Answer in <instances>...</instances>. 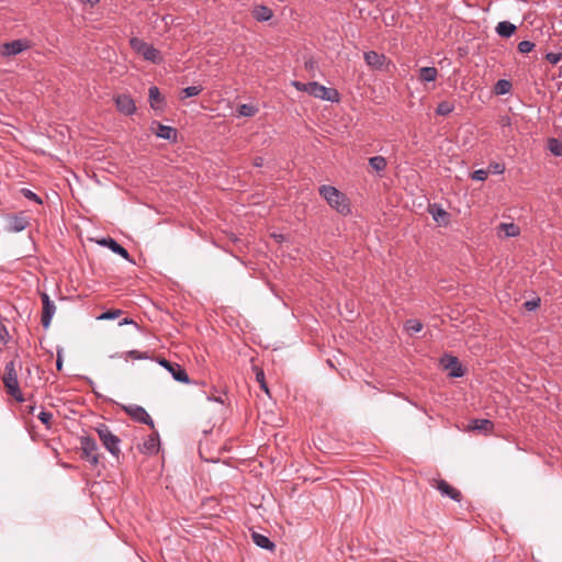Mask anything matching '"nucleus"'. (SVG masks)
Masks as SVG:
<instances>
[{
	"mask_svg": "<svg viewBox=\"0 0 562 562\" xmlns=\"http://www.w3.org/2000/svg\"><path fill=\"white\" fill-rule=\"evenodd\" d=\"M291 85L299 91H304L312 97L318 98L321 100H326L330 102L339 101V92L336 89L327 88L316 81H311L307 83L301 81H292Z\"/></svg>",
	"mask_w": 562,
	"mask_h": 562,
	"instance_id": "f257e3e1",
	"label": "nucleus"
},
{
	"mask_svg": "<svg viewBox=\"0 0 562 562\" xmlns=\"http://www.w3.org/2000/svg\"><path fill=\"white\" fill-rule=\"evenodd\" d=\"M319 194L327 201V203L341 214L350 212L347 196L331 186H322Z\"/></svg>",
	"mask_w": 562,
	"mask_h": 562,
	"instance_id": "f03ea898",
	"label": "nucleus"
},
{
	"mask_svg": "<svg viewBox=\"0 0 562 562\" xmlns=\"http://www.w3.org/2000/svg\"><path fill=\"white\" fill-rule=\"evenodd\" d=\"M21 368L20 363L15 360H11L5 364L4 374L2 378L3 384L7 387L8 393L14 397L18 402H23V395L19 386L16 369Z\"/></svg>",
	"mask_w": 562,
	"mask_h": 562,
	"instance_id": "7ed1b4c3",
	"label": "nucleus"
},
{
	"mask_svg": "<svg viewBox=\"0 0 562 562\" xmlns=\"http://www.w3.org/2000/svg\"><path fill=\"white\" fill-rule=\"evenodd\" d=\"M104 448L115 458H119L121 453V439L114 435L105 424H99L95 428Z\"/></svg>",
	"mask_w": 562,
	"mask_h": 562,
	"instance_id": "20e7f679",
	"label": "nucleus"
},
{
	"mask_svg": "<svg viewBox=\"0 0 562 562\" xmlns=\"http://www.w3.org/2000/svg\"><path fill=\"white\" fill-rule=\"evenodd\" d=\"M130 46L135 53L142 55L144 59L154 64H160L162 61L159 50L138 37H132L130 40Z\"/></svg>",
	"mask_w": 562,
	"mask_h": 562,
	"instance_id": "39448f33",
	"label": "nucleus"
},
{
	"mask_svg": "<svg viewBox=\"0 0 562 562\" xmlns=\"http://www.w3.org/2000/svg\"><path fill=\"white\" fill-rule=\"evenodd\" d=\"M81 457L91 465L97 467L100 461L99 447L97 441L89 436L80 437Z\"/></svg>",
	"mask_w": 562,
	"mask_h": 562,
	"instance_id": "423d86ee",
	"label": "nucleus"
},
{
	"mask_svg": "<svg viewBox=\"0 0 562 562\" xmlns=\"http://www.w3.org/2000/svg\"><path fill=\"white\" fill-rule=\"evenodd\" d=\"M123 409L128 414L135 422L145 424L154 428V422L151 417L148 415L146 409L139 405L131 404L123 407Z\"/></svg>",
	"mask_w": 562,
	"mask_h": 562,
	"instance_id": "0eeeda50",
	"label": "nucleus"
},
{
	"mask_svg": "<svg viewBox=\"0 0 562 562\" xmlns=\"http://www.w3.org/2000/svg\"><path fill=\"white\" fill-rule=\"evenodd\" d=\"M158 362L161 367H164L166 370H168L171 373L172 378L176 381L182 382V383L190 382L188 373L179 363L170 362L164 358L160 359Z\"/></svg>",
	"mask_w": 562,
	"mask_h": 562,
	"instance_id": "6e6552de",
	"label": "nucleus"
},
{
	"mask_svg": "<svg viewBox=\"0 0 562 562\" xmlns=\"http://www.w3.org/2000/svg\"><path fill=\"white\" fill-rule=\"evenodd\" d=\"M30 47L26 40H15L1 45L0 54L4 57L15 56Z\"/></svg>",
	"mask_w": 562,
	"mask_h": 562,
	"instance_id": "1a4fd4ad",
	"label": "nucleus"
},
{
	"mask_svg": "<svg viewBox=\"0 0 562 562\" xmlns=\"http://www.w3.org/2000/svg\"><path fill=\"white\" fill-rule=\"evenodd\" d=\"M442 367L449 371V375L452 378H461L464 374L462 366L459 359L451 355H445L441 358Z\"/></svg>",
	"mask_w": 562,
	"mask_h": 562,
	"instance_id": "9d476101",
	"label": "nucleus"
},
{
	"mask_svg": "<svg viewBox=\"0 0 562 562\" xmlns=\"http://www.w3.org/2000/svg\"><path fill=\"white\" fill-rule=\"evenodd\" d=\"M42 303H43V312H42V325L44 328H48L52 322V318L55 314L56 306L53 301H50L49 295L47 293L41 294Z\"/></svg>",
	"mask_w": 562,
	"mask_h": 562,
	"instance_id": "9b49d317",
	"label": "nucleus"
},
{
	"mask_svg": "<svg viewBox=\"0 0 562 562\" xmlns=\"http://www.w3.org/2000/svg\"><path fill=\"white\" fill-rule=\"evenodd\" d=\"M114 102L117 111L124 115H132L136 111L135 102L128 94H117L114 97Z\"/></svg>",
	"mask_w": 562,
	"mask_h": 562,
	"instance_id": "f8f14e48",
	"label": "nucleus"
},
{
	"mask_svg": "<svg viewBox=\"0 0 562 562\" xmlns=\"http://www.w3.org/2000/svg\"><path fill=\"white\" fill-rule=\"evenodd\" d=\"M98 244L101 246L109 247L114 254H117L122 258L132 262L128 251L113 238H111V237L102 238L101 240H98Z\"/></svg>",
	"mask_w": 562,
	"mask_h": 562,
	"instance_id": "ddd939ff",
	"label": "nucleus"
},
{
	"mask_svg": "<svg viewBox=\"0 0 562 562\" xmlns=\"http://www.w3.org/2000/svg\"><path fill=\"white\" fill-rule=\"evenodd\" d=\"M436 488L443 495L448 496L449 498L460 502L461 501V493L452 487L448 482L445 480H438L435 484Z\"/></svg>",
	"mask_w": 562,
	"mask_h": 562,
	"instance_id": "4468645a",
	"label": "nucleus"
},
{
	"mask_svg": "<svg viewBox=\"0 0 562 562\" xmlns=\"http://www.w3.org/2000/svg\"><path fill=\"white\" fill-rule=\"evenodd\" d=\"M156 135L162 139H167V140H171V142L177 140V130L171 126H167V125H164L160 123H157Z\"/></svg>",
	"mask_w": 562,
	"mask_h": 562,
	"instance_id": "2eb2a0df",
	"label": "nucleus"
},
{
	"mask_svg": "<svg viewBox=\"0 0 562 562\" xmlns=\"http://www.w3.org/2000/svg\"><path fill=\"white\" fill-rule=\"evenodd\" d=\"M366 63L374 68H381L384 65L385 56L374 50L364 53Z\"/></svg>",
	"mask_w": 562,
	"mask_h": 562,
	"instance_id": "dca6fc26",
	"label": "nucleus"
},
{
	"mask_svg": "<svg viewBox=\"0 0 562 562\" xmlns=\"http://www.w3.org/2000/svg\"><path fill=\"white\" fill-rule=\"evenodd\" d=\"M251 539L256 546L266 550H273L274 543L265 535L254 531L251 533Z\"/></svg>",
	"mask_w": 562,
	"mask_h": 562,
	"instance_id": "f3484780",
	"label": "nucleus"
},
{
	"mask_svg": "<svg viewBox=\"0 0 562 562\" xmlns=\"http://www.w3.org/2000/svg\"><path fill=\"white\" fill-rule=\"evenodd\" d=\"M252 16L259 22H265L273 16V12L266 5H256L252 10Z\"/></svg>",
	"mask_w": 562,
	"mask_h": 562,
	"instance_id": "a211bd4d",
	"label": "nucleus"
},
{
	"mask_svg": "<svg viewBox=\"0 0 562 562\" xmlns=\"http://www.w3.org/2000/svg\"><path fill=\"white\" fill-rule=\"evenodd\" d=\"M159 439L158 435L149 436L143 443L140 451L147 454H154L158 451Z\"/></svg>",
	"mask_w": 562,
	"mask_h": 562,
	"instance_id": "6ab92c4d",
	"label": "nucleus"
},
{
	"mask_svg": "<svg viewBox=\"0 0 562 562\" xmlns=\"http://www.w3.org/2000/svg\"><path fill=\"white\" fill-rule=\"evenodd\" d=\"M150 106L155 110L161 109L164 105V98L160 94L159 89L156 86L149 88L148 91Z\"/></svg>",
	"mask_w": 562,
	"mask_h": 562,
	"instance_id": "aec40b11",
	"label": "nucleus"
},
{
	"mask_svg": "<svg viewBox=\"0 0 562 562\" xmlns=\"http://www.w3.org/2000/svg\"><path fill=\"white\" fill-rule=\"evenodd\" d=\"M29 225V222L23 216H14L9 221L8 229L9 232L19 233L24 231Z\"/></svg>",
	"mask_w": 562,
	"mask_h": 562,
	"instance_id": "412c9836",
	"label": "nucleus"
},
{
	"mask_svg": "<svg viewBox=\"0 0 562 562\" xmlns=\"http://www.w3.org/2000/svg\"><path fill=\"white\" fill-rule=\"evenodd\" d=\"M438 70L435 67H422L418 71V79L422 82H432L437 79Z\"/></svg>",
	"mask_w": 562,
	"mask_h": 562,
	"instance_id": "4be33fe9",
	"label": "nucleus"
},
{
	"mask_svg": "<svg viewBox=\"0 0 562 562\" xmlns=\"http://www.w3.org/2000/svg\"><path fill=\"white\" fill-rule=\"evenodd\" d=\"M516 31V25L508 21H502L496 25V33L505 38L510 37Z\"/></svg>",
	"mask_w": 562,
	"mask_h": 562,
	"instance_id": "5701e85b",
	"label": "nucleus"
},
{
	"mask_svg": "<svg viewBox=\"0 0 562 562\" xmlns=\"http://www.w3.org/2000/svg\"><path fill=\"white\" fill-rule=\"evenodd\" d=\"M470 428L483 432H490L494 428V424L490 419H473L471 420Z\"/></svg>",
	"mask_w": 562,
	"mask_h": 562,
	"instance_id": "b1692460",
	"label": "nucleus"
},
{
	"mask_svg": "<svg viewBox=\"0 0 562 562\" xmlns=\"http://www.w3.org/2000/svg\"><path fill=\"white\" fill-rule=\"evenodd\" d=\"M430 214L432 215V218L437 222V223H447L448 218H449V214L448 212H446L443 209H441L440 206H438L437 204H432L430 205V210H429Z\"/></svg>",
	"mask_w": 562,
	"mask_h": 562,
	"instance_id": "393cba45",
	"label": "nucleus"
},
{
	"mask_svg": "<svg viewBox=\"0 0 562 562\" xmlns=\"http://www.w3.org/2000/svg\"><path fill=\"white\" fill-rule=\"evenodd\" d=\"M369 165L374 171L381 172L385 170L387 162L383 156H373L369 159Z\"/></svg>",
	"mask_w": 562,
	"mask_h": 562,
	"instance_id": "a878e982",
	"label": "nucleus"
},
{
	"mask_svg": "<svg viewBox=\"0 0 562 562\" xmlns=\"http://www.w3.org/2000/svg\"><path fill=\"white\" fill-rule=\"evenodd\" d=\"M510 89H512V83H510V81H508L506 79H499L495 83V87H494L495 93L499 94V95H504V94L508 93L510 91Z\"/></svg>",
	"mask_w": 562,
	"mask_h": 562,
	"instance_id": "bb28decb",
	"label": "nucleus"
},
{
	"mask_svg": "<svg viewBox=\"0 0 562 562\" xmlns=\"http://www.w3.org/2000/svg\"><path fill=\"white\" fill-rule=\"evenodd\" d=\"M454 110V105L451 102L442 101L437 105L436 114L446 116Z\"/></svg>",
	"mask_w": 562,
	"mask_h": 562,
	"instance_id": "cd10ccee",
	"label": "nucleus"
},
{
	"mask_svg": "<svg viewBox=\"0 0 562 562\" xmlns=\"http://www.w3.org/2000/svg\"><path fill=\"white\" fill-rule=\"evenodd\" d=\"M237 112L240 116L250 117L258 112V109L251 104H240L237 109Z\"/></svg>",
	"mask_w": 562,
	"mask_h": 562,
	"instance_id": "c85d7f7f",
	"label": "nucleus"
},
{
	"mask_svg": "<svg viewBox=\"0 0 562 562\" xmlns=\"http://www.w3.org/2000/svg\"><path fill=\"white\" fill-rule=\"evenodd\" d=\"M499 228L507 237H515L519 234V228L513 223L506 224L502 223Z\"/></svg>",
	"mask_w": 562,
	"mask_h": 562,
	"instance_id": "c756f323",
	"label": "nucleus"
},
{
	"mask_svg": "<svg viewBox=\"0 0 562 562\" xmlns=\"http://www.w3.org/2000/svg\"><path fill=\"white\" fill-rule=\"evenodd\" d=\"M405 328L409 334H416L422 330L423 324L417 319H408L405 323Z\"/></svg>",
	"mask_w": 562,
	"mask_h": 562,
	"instance_id": "7c9ffc66",
	"label": "nucleus"
},
{
	"mask_svg": "<svg viewBox=\"0 0 562 562\" xmlns=\"http://www.w3.org/2000/svg\"><path fill=\"white\" fill-rule=\"evenodd\" d=\"M121 357H124L125 359L132 358V359H136V360H143V359L149 358L148 352H142L138 350L126 351L123 355H121Z\"/></svg>",
	"mask_w": 562,
	"mask_h": 562,
	"instance_id": "2f4dec72",
	"label": "nucleus"
},
{
	"mask_svg": "<svg viewBox=\"0 0 562 562\" xmlns=\"http://www.w3.org/2000/svg\"><path fill=\"white\" fill-rule=\"evenodd\" d=\"M203 88L201 86H191L182 90L183 98H191L200 94Z\"/></svg>",
	"mask_w": 562,
	"mask_h": 562,
	"instance_id": "473e14b6",
	"label": "nucleus"
},
{
	"mask_svg": "<svg viewBox=\"0 0 562 562\" xmlns=\"http://www.w3.org/2000/svg\"><path fill=\"white\" fill-rule=\"evenodd\" d=\"M549 149L554 156H562V143L552 138L549 142Z\"/></svg>",
	"mask_w": 562,
	"mask_h": 562,
	"instance_id": "72a5a7b5",
	"label": "nucleus"
},
{
	"mask_svg": "<svg viewBox=\"0 0 562 562\" xmlns=\"http://www.w3.org/2000/svg\"><path fill=\"white\" fill-rule=\"evenodd\" d=\"M122 313H123L122 310H109V311L102 313L100 316H98V319H104V321L115 319Z\"/></svg>",
	"mask_w": 562,
	"mask_h": 562,
	"instance_id": "f704fd0d",
	"label": "nucleus"
},
{
	"mask_svg": "<svg viewBox=\"0 0 562 562\" xmlns=\"http://www.w3.org/2000/svg\"><path fill=\"white\" fill-rule=\"evenodd\" d=\"M535 48V44L530 41H521L518 44V50L521 54H528Z\"/></svg>",
	"mask_w": 562,
	"mask_h": 562,
	"instance_id": "c9c22d12",
	"label": "nucleus"
},
{
	"mask_svg": "<svg viewBox=\"0 0 562 562\" xmlns=\"http://www.w3.org/2000/svg\"><path fill=\"white\" fill-rule=\"evenodd\" d=\"M21 192H22V194H23L26 199H29V200H31V201H34V202H36V203H38V204H41V203H42V199H41L36 193H34L33 191H31L30 189H25V188H23V189L21 190Z\"/></svg>",
	"mask_w": 562,
	"mask_h": 562,
	"instance_id": "e433bc0d",
	"label": "nucleus"
},
{
	"mask_svg": "<svg viewBox=\"0 0 562 562\" xmlns=\"http://www.w3.org/2000/svg\"><path fill=\"white\" fill-rule=\"evenodd\" d=\"M488 176V171L484 169H477L471 173V178L475 181H484Z\"/></svg>",
	"mask_w": 562,
	"mask_h": 562,
	"instance_id": "4c0bfd02",
	"label": "nucleus"
},
{
	"mask_svg": "<svg viewBox=\"0 0 562 562\" xmlns=\"http://www.w3.org/2000/svg\"><path fill=\"white\" fill-rule=\"evenodd\" d=\"M53 418V414L50 412L42 411L38 414V419L47 427L49 428L50 420Z\"/></svg>",
	"mask_w": 562,
	"mask_h": 562,
	"instance_id": "58836bf2",
	"label": "nucleus"
},
{
	"mask_svg": "<svg viewBox=\"0 0 562 562\" xmlns=\"http://www.w3.org/2000/svg\"><path fill=\"white\" fill-rule=\"evenodd\" d=\"M562 58V55L560 53H548L546 55V59L552 64V65H555L558 64Z\"/></svg>",
	"mask_w": 562,
	"mask_h": 562,
	"instance_id": "ea45409f",
	"label": "nucleus"
},
{
	"mask_svg": "<svg viewBox=\"0 0 562 562\" xmlns=\"http://www.w3.org/2000/svg\"><path fill=\"white\" fill-rule=\"evenodd\" d=\"M490 170L494 175H501V173L504 172L505 167L502 164L493 162V164L490 165Z\"/></svg>",
	"mask_w": 562,
	"mask_h": 562,
	"instance_id": "a19ab883",
	"label": "nucleus"
},
{
	"mask_svg": "<svg viewBox=\"0 0 562 562\" xmlns=\"http://www.w3.org/2000/svg\"><path fill=\"white\" fill-rule=\"evenodd\" d=\"M9 341V333L3 324L0 323V344L5 345Z\"/></svg>",
	"mask_w": 562,
	"mask_h": 562,
	"instance_id": "79ce46f5",
	"label": "nucleus"
},
{
	"mask_svg": "<svg viewBox=\"0 0 562 562\" xmlns=\"http://www.w3.org/2000/svg\"><path fill=\"white\" fill-rule=\"evenodd\" d=\"M540 300H530L525 303V307L527 311H535L539 306Z\"/></svg>",
	"mask_w": 562,
	"mask_h": 562,
	"instance_id": "37998d69",
	"label": "nucleus"
},
{
	"mask_svg": "<svg viewBox=\"0 0 562 562\" xmlns=\"http://www.w3.org/2000/svg\"><path fill=\"white\" fill-rule=\"evenodd\" d=\"M257 381L260 383L261 389H262L266 393H269V391H268V386H267V384H266V382H265V374H263V372H262V371H260V372H258V373H257Z\"/></svg>",
	"mask_w": 562,
	"mask_h": 562,
	"instance_id": "c03bdc74",
	"label": "nucleus"
},
{
	"mask_svg": "<svg viewBox=\"0 0 562 562\" xmlns=\"http://www.w3.org/2000/svg\"><path fill=\"white\" fill-rule=\"evenodd\" d=\"M120 326H123V325H134L137 329H139V326L137 323H135L132 318H128V317H125L123 318L120 323H119Z\"/></svg>",
	"mask_w": 562,
	"mask_h": 562,
	"instance_id": "a18cd8bd",
	"label": "nucleus"
},
{
	"mask_svg": "<svg viewBox=\"0 0 562 562\" xmlns=\"http://www.w3.org/2000/svg\"><path fill=\"white\" fill-rule=\"evenodd\" d=\"M254 165H255L256 167H261V166L263 165V159H262L261 157H257V158H255V160H254Z\"/></svg>",
	"mask_w": 562,
	"mask_h": 562,
	"instance_id": "49530a36",
	"label": "nucleus"
},
{
	"mask_svg": "<svg viewBox=\"0 0 562 562\" xmlns=\"http://www.w3.org/2000/svg\"><path fill=\"white\" fill-rule=\"evenodd\" d=\"M56 367H57V370H61V368H63V360H61L60 356H58V358H57Z\"/></svg>",
	"mask_w": 562,
	"mask_h": 562,
	"instance_id": "de8ad7c7",
	"label": "nucleus"
},
{
	"mask_svg": "<svg viewBox=\"0 0 562 562\" xmlns=\"http://www.w3.org/2000/svg\"><path fill=\"white\" fill-rule=\"evenodd\" d=\"M81 1H82L83 3H88V4L93 5V4L98 3L100 0H81Z\"/></svg>",
	"mask_w": 562,
	"mask_h": 562,
	"instance_id": "09e8293b",
	"label": "nucleus"
}]
</instances>
